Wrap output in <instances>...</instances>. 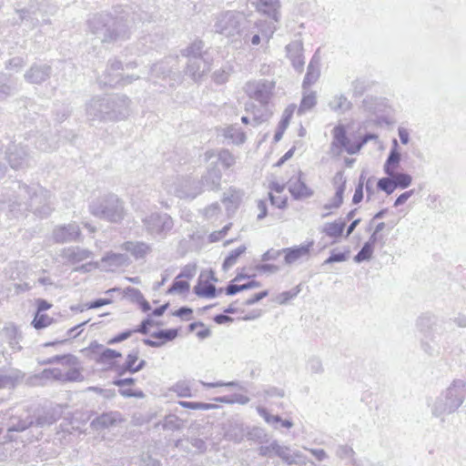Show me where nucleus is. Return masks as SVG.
Returning a JSON list of instances; mask_svg holds the SVG:
<instances>
[{
  "mask_svg": "<svg viewBox=\"0 0 466 466\" xmlns=\"http://www.w3.org/2000/svg\"><path fill=\"white\" fill-rule=\"evenodd\" d=\"M466 398V381L453 380L451 385L442 391L431 404V414L445 421V416L454 413L464 402Z\"/></svg>",
  "mask_w": 466,
  "mask_h": 466,
  "instance_id": "4",
  "label": "nucleus"
},
{
  "mask_svg": "<svg viewBox=\"0 0 466 466\" xmlns=\"http://www.w3.org/2000/svg\"><path fill=\"white\" fill-rule=\"evenodd\" d=\"M377 187L387 195L392 194L396 189L392 177L389 176L380 178L377 182Z\"/></svg>",
  "mask_w": 466,
  "mask_h": 466,
  "instance_id": "51",
  "label": "nucleus"
},
{
  "mask_svg": "<svg viewBox=\"0 0 466 466\" xmlns=\"http://www.w3.org/2000/svg\"><path fill=\"white\" fill-rule=\"evenodd\" d=\"M76 362V358L71 354L67 355H56L53 358L49 359L46 363L47 364H54V363H62L66 365H74Z\"/></svg>",
  "mask_w": 466,
  "mask_h": 466,
  "instance_id": "63",
  "label": "nucleus"
},
{
  "mask_svg": "<svg viewBox=\"0 0 466 466\" xmlns=\"http://www.w3.org/2000/svg\"><path fill=\"white\" fill-rule=\"evenodd\" d=\"M266 21L258 20L257 22L251 23L248 20V25L246 27V32L248 34V41L246 43H251L253 46H258L260 44L261 37H266L268 40L273 34V30L268 34L265 29Z\"/></svg>",
  "mask_w": 466,
  "mask_h": 466,
  "instance_id": "19",
  "label": "nucleus"
},
{
  "mask_svg": "<svg viewBox=\"0 0 466 466\" xmlns=\"http://www.w3.org/2000/svg\"><path fill=\"white\" fill-rule=\"evenodd\" d=\"M93 256V252L79 247H71L65 250V257L71 263H79Z\"/></svg>",
  "mask_w": 466,
  "mask_h": 466,
  "instance_id": "35",
  "label": "nucleus"
},
{
  "mask_svg": "<svg viewBox=\"0 0 466 466\" xmlns=\"http://www.w3.org/2000/svg\"><path fill=\"white\" fill-rule=\"evenodd\" d=\"M258 412L261 417L264 418V420L268 423L271 424L275 429L279 428V423L282 421V419L279 415H271L269 414L265 408L258 407Z\"/></svg>",
  "mask_w": 466,
  "mask_h": 466,
  "instance_id": "57",
  "label": "nucleus"
},
{
  "mask_svg": "<svg viewBox=\"0 0 466 466\" xmlns=\"http://www.w3.org/2000/svg\"><path fill=\"white\" fill-rule=\"evenodd\" d=\"M274 89L275 82L268 79L248 81L244 87L247 96L258 101L262 106H268Z\"/></svg>",
  "mask_w": 466,
  "mask_h": 466,
  "instance_id": "10",
  "label": "nucleus"
},
{
  "mask_svg": "<svg viewBox=\"0 0 466 466\" xmlns=\"http://www.w3.org/2000/svg\"><path fill=\"white\" fill-rule=\"evenodd\" d=\"M245 438H247L249 441H254L259 443L266 442L267 440V434L265 431L258 427H253L252 429H246V435Z\"/></svg>",
  "mask_w": 466,
  "mask_h": 466,
  "instance_id": "49",
  "label": "nucleus"
},
{
  "mask_svg": "<svg viewBox=\"0 0 466 466\" xmlns=\"http://www.w3.org/2000/svg\"><path fill=\"white\" fill-rule=\"evenodd\" d=\"M437 319L434 315L426 313L421 315L417 320V327L424 335H432L431 330L436 325Z\"/></svg>",
  "mask_w": 466,
  "mask_h": 466,
  "instance_id": "41",
  "label": "nucleus"
},
{
  "mask_svg": "<svg viewBox=\"0 0 466 466\" xmlns=\"http://www.w3.org/2000/svg\"><path fill=\"white\" fill-rule=\"evenodd\" d=\"M245 110L248 113L252 114L253 117L251 125L253 127H257L261 123L266 122L271 116V113H269L268 110L261 112V110L253 102L250 101L245 104Z\"/></svg>",
  "mask_w": 466,
  "mask_h": 466,
  "instance_id": "36",
  "label": "nucleus"
},
{
  "mask_svg": "<svg viewBox=\"0 0 466 466\" xmlns=\"http://www.w3.org/2000/svg\"><path fill=\"white\" fill-rule=\"evenodd\" d=\"M52 67L47 64H33L24 75L25 80L30 84L41 85L50 78Z\"/></svg>",
  "mask_w": 466,
  "mask_h": 466,
  "instance_id": "15",
  "label": "nucleus"
},
{
  "mask_svg": "<svg viewBox=\"0 0 466 466\" xmlns=\"http://www.w3.org/2000/svg\"><path fill=\"white\" fill-rule=\"evenodd\" d=\"M34 418L30 415L25 417L13 415L8 420V431L21 432L33 426Z\"/></svg>",
  "mask_w": 466,
  "mask_h": 466,
  "instance_id": "32",
  "label": "nucleus"
},
{
  "mask_svg": "<svg viewBox=\"0 0 466 466\" xmlns=\"http://www.w3.org/2000/svg\"><path fill=\"white\" fill-rule=\"evenodd\" d=\"M179 404L183 408H187V409H190V410H208L216 409L218 407L216 404L197 402V401H179Z\"/></svg>",
  "mask_w": 466,
  "mask_h": 466,
  "instance_id": "55",
  "label": "nucleus"
},
{
  "mask_svg": "<svg viewBox=\"0 0 466 466\" xmlns=\"http://www.w3.org/2000/svg\"><path fill=\"white\" fill-rule=\"evenodd\" d=\"M350 251L349 248H347L344 252H336V250L333 249L330 251V256L326 260H324L322 265L346 261L350 257Z\"/></svg>",
  "mask_w": 466,
  "mask_h": 466,
  "instance_id": "54",
  "label": "nucleus"
},
{
  "mask_svg": "<svg viewBox=\"0 0 466 466\" xmlns=\"http://www.w3.org/2000/svg\"><path fill=\"white\" fill-rule=\"evenodd\" d=\"M339 180V184L336 187V192L334 197L323 206V209H338L343 203V196L346 189V179L343 177L342 172H338L334 177V183L337 184Z\"/></svg>",
  "mask_w": 466,
  "mask_h": 466,
  "instance_id": "26",
  "label": "nucleus"
},
{
  "mask_svg": "<svg viewBox=\"0 0 466 466\" xmlns=\"http://www.w3.org/2000/svg\"><path fill=\"white\" fill-rule=\"evenodd\" d=\"M162 427L167 431H177L180 429V420L175 414H169L165 417Z\"/></svg>",
  "mask_w": 466,
  "mask_h": 466,
  "instance_id": "56",
  "label": "nucleus"
},
{
  "mask_svg": "<svg viewBox=\"0 0 466 466\" xmlns=\"http://www.w3.org/2000/svg\"><path fill=\"white\" fill-rule=\"evenodd\" d=\"M355 451L350 446L339 445L336 450V455L340 459H350L352 466H362L361 462L357 461L353 456Z\"/></svg>",
  "mask_w": 466,
  "mask_h": 466,
  "instance_id": "46",
  "label": "nucleus"
},
{
  "mask_svg": "<svg viewBox=\"0 0 466 466\" xmlns=\"http://www.w3.org/2000/svg\"><path fill=\"white\" fill-rule=\"evenodd\" d=\"M317 103L316 99V93L311 91L309 94H306V92L303 95V97L301 99L298 113L299 115L304 114L305 112L310 110L312 107L315 106Z\"/></svg>",
  "mask_w": 466,
  "mask_h": 466,
  "instance_id": "47",
  "label": "nucleus"
},
{
  "mask_svg": "<svg viewBox=\"0 0 466 466\" xmlns=\"http://www.w3.org/2000/svg\"><path fill=\"white\" fill-rule=\"evenodd\" d=\"M242 197V190L231 187L223 194L222 202L227 210L236 209L240 204Z\"/></svg>",
  "mask_w": 466,
  "mask_h": 466,
  "instance_id": "34",
  "label": "nucleus"
},
{
  "mask_svg": "<svg viewBox=\"0 0 466 466\" xmlns=\"http://www.w3.org/2000/svg\"><path fill=\"white\" fill-rule=\"evenodd\" d=\"M90 213L111 223L124 219V202L115 194H109L93 200L89 205Z\"/></svg>",
  "mask_w": 466,
  "mask_h": 466,
  "instance_id": "7",
  "label": "nucleus"
},
{
  "mask_svg": "<svg viewBox=\"0 0 466 466\" xmlns=\"http://www.w3.org/2000/svg\"><path fill=\"white\" fill-rule=\"evenodd\" d=\"M138 360V350H132L127 356L125 363L117 368V374L123 376L126 372L136 373V362Z\"/></svg>",
  "mask_w": 466,
  "mask_h": 466,
  "instance_id": "42",
  "label": "nucleus"
},
{
  "mask_svg": "<svg viewBox=\"0 0 466 466\" xmlns=\"http://www.w3.org/2000/svg\"><path fill=\"white\" fill-rule=\"evenodd\" d=\"M218 160L225 168H229L236 163L235 157L228 149H222L219 151Z\"/></svg>",
  "mask_w": 466,
  "mask_h": 466,
  "instance_id": "59",
  "label": "nucleus"
},
{
  "mask_svg": "<svg viewBox=\"0 0 466 466\" xmlns=\"http://www.w3.org/2000/svg\"><path fill=\"white\" fill-rule=\"evenodd\" d=\"M122 354L119 351H116L112 349H105L100 356L99 362L103 364H111V361L115 359L121 358Z\"/></svg>",
  "mask_w": 466,
  "mask_h": 466,
  "instance_id": "60",
  "label": "nucleus"
},
{
  "mask_svg": "<svg viewBox=\"0 0 466 466\" xmlns=\"http://www.w3.org/2000/svg\"><path fill=\"white\" fill-rule=\"evenodd\" d=\"M130 104L126 95L93 96L85 106L86 120L90 123L124 120L130 114Z\"/></svg>",
  "mask_w": 466,
  "mask_h": 466,
  "instance_id": "3",
  "label": "nucleus"
},
{
  "mask_svg": "<svg viewBox=\"0 0 466 466\" xmlns=\"http://www.w3.org/2000/svg\"><path fill=\"white\" fill-rule=\"evenodd\" d=\"M279 443L278 441H273L269 445H262L258 449V454L262 457L271 458L276 455Z\"/></svg>",
  "mask_w": 466,
  "mask_h": 466,
  "instance_id": "62",
  "label": "nucleus"
},
{
  "mask_svg": "<svg viewBox=\"0 0 466 466\" xmlns=\"http://www.w3.org/2000/svg\"><path fill=\"white\" fill-rule=\"evenodd\" d=\"M202 274L199 277L198 284L194 287V293L201 298L213 299L222 292V289H217L216 286L208 281L202 282Z\"/></svg>",
  "mask_w": 466,
  "mask_h": 466,
  "instance_id": "31",
  "label": "nucleus"
},
{
  "mask_svg": "<svg viewBox=\"0 0 466 466\" xmlns=\"http://www.w3.org/2000/svg\"><path fill=\"white\" fill-rule=\"evenodd\" d=\"M213 30L216 34H219L228 38L239 36L244 42L248 41V34L246 27L248 25L247 16L238 11H224L214 16Z\"/></svg>",
  "mask_w": 466,
  "mask_h": 466,
  "instance_id": "5",
  "label": "nucleus"
},
{
  "mask_svg": "<svg viewBox=\"0 0 466 466\" xmlns=\"http://www.w3.org/2000/svg\"><path fill=\"white\" fill-rule=\"evenodd\" d=\"M313 245L314 241L311 240L300 246L282 248L285 264L291 265L300 258H309Z\"/></svg>",
  "mask_w": 466,
  "mask_h": 466,
  "instance_id": "21",
  "label": "nucleus"
},
{
  "mask_svg": "<svg viewBox=\"0 0 466 466\" xmlns=\"http://www.w3.org/2000/svg\"><path fill=\"white\" fill-rule=\"evenodd\" d=\"M53 319L45 313L36 312L32 321V325L35 329H41L52 323Z\"/></svg>",
  "mask_w": 466,
  "mask_h": 466,
  "instance_id": "52",
  "label": "nucleus"
},
{
  "mask_svg": "<svg viewBox=\"0 0 466 466\" xmlns=\"http://www.w3.org/2000/svg\"><path fill=\"white\" fill-rule=\"evenodd\" d=\"M301 173H299V177L297 178H291L289 179L288 185H289V191L290 192L291 196L295 199H302V198H308L313 196V190L310 189L300 178Z\"/></svg>",
  "mask_w": 466,
  "mask_h": 466,
  "instance_id": "29",
  "label": "nucleus"
},
{
  "mask_svg": "<svg viewBox=\"0 0 466 466\" xmlns=\"http://www.w3.org/2000/svg\"><path fill=\"white\" fill-rule=\"evenodd\" d=\"M374 251V248H372L370 244L364 243L360 250L355 255L354 261L357 263H360L365 260L370 259Z\"/></svg>",
  "mask_w": 466,
  "mask_h": 466,
  "instance_id": "53",
  "label": "nucleus"
},
{
  "mask_svg": "<svg viewBox=\"0 0 466 466\" xmlns=\"http://www.w3.org/2000/svg\"><path fill=\"white\" fill-rule=\"evenodd\" d=\"M401 154L399 151V144L397 139H393L392 147L390 150L388 157L383 165V171L387 176L393 175L400 166Z\"/></svg>",
  "mask_w": 466,
  "mask_h": 466,
  "instance_id": "28",
  "label": "nucleus"
},
{
  "mask_svg": "<svg viewBox=\"0 0 466 466\" xmlns=\"http://www.w3.org/2000/svg\"><path fill=\"white\" fill-rule=\"evenodd\" d=\"M121 248L130 253L135 259H144L151 251L152 246L144 241H126Z\"/></svg>",
  "mask_w": 466,
  "mask_h": 466,
  "instance_id": "27",
  "label": "nucleus"
},
{
  "mask_svg": "<svg viewBox=\"0 0 466 466\" xmlns=\"http://www.w3.org/2000/svg\"><path fill=\"white\" fill-rule=\"evenodd\" d=\"M422 350L429 356H437L440 353L438 343L433 335H424L420 342Z\"/></svg>",
  "mask_w": 466,
  "mask_h": 466,
  "instance_id": "43",
  "label": "nucleus"
},
{
  "mask_svg": "<svg viewBox=\"0 0 466 466\" xmlns=\"http://www.w3.org/2000/svg\"><path fill=\"white\" fill-rule=\"evenodd\" d=\"M376 136L373 134H367L363 137L361 142L351 143L347 137L346 129L343 126H337L333 128V141L332 147L344 148L348 154L354 155L358 153L360 148L370 139L375 138Z\"/></svg>",
  "mask_w": 466,
  "mask_h": 466,
  "instance_id": "11",
  "label": "nucleus"
},
{
  "mask_svg": "<svg viewBox=\"0 0 466 466\" xmlns=\"http://www.w3.org/2000/svg\"><path fill=\"white\" fill-rule=\"evenodd\" d=\"M204 43L201 40H196L185 49L181 50V55L187 59L194 57H202V56H210L207 51H203Z\"/></svg>",
  "mask_w": 466,
  "mask_h": 466,
  "instance_id": "38",
  "label": "nucleus"
},
{
  "mask_svg": "<svg viewBox=\"0 0 466 466\" xmlns=\"http://www.w3.org/2000/svg\"><path fill=\"white\" fill-rule=\"evenodd\" d=\"M222 173L217 164H211L206 173L201 177L198 181L202 190L204 188L208 190L218 191L220 189Z\"/></svg>",
  "mask_w": 466,
  "mask_h": 466,
  "instance_id": "18",
  "label": "nucleus"
},
{
  "mask_svg": "<svg viewBox=\"0 0 466 466\" xmlns=\"http://www.w3.org/2000/svg\"><path fill=\"white\" fill-rule=\"evenodd\" d=\"M4 334L8 341L9 346L14 350H21L22 347L19 345V342L22 336L15 326L10 325L5 327L4 329Z\"/></svg>",
  "mask_w": 466,
  "mask_h": 466,
  "instance_id": "39",
  "label": "nucleus"
},
{
  "mask_svg": "<svg viewBox=\"0 0 466 466\" xmlns=\"http://www.w3.org/2000/svg\"><path fill=\"white\" fill-rule=\"evenodd\" d=\"M350 102L348 100V98L343 96L339 95L334 97V99L329 103V106L334 111H347L350 108Z\"/></svg>",
  "mask_w": 466,
  "mask_h": 466,
  "instance_id": "50",
  "label": "nucleus"
},
{
  "mask_svg": "<svg viewBox=\"0 0 466 466\" xmlns=\"http://www.w3.org/2000/svg\"><path fill=\"white\" fill-rule=\"evenodd\" d=\"M321 58L319 55V50L312 56L309 64L307 67V73L302 82V88L307 91L312 85H314L320 76Z\"/></svg>",
  "mask_w": 466,
  "mask_h": 466,
  "instance_id": "20",
  "label": "nucleus"
},
{
  "mask_svg": "<svg viewBox=\"0 0 466 466\" xmlns=\"http://www.w3.org/2000/svg\"><path fill=\"white\" fill-rule=\"evenodd\" d=\"M303 51V42L300 39L294 40L286 46L287 56L298 73H302L304 70L305 60Z\"/></svg>",
  "mask_w": 466,
  "mask_h": 466,
  "instance_id": "16",
  "label": "nucleus"
},
{
  "mask_svg": "<svg viewBox=\"0 0 466 466\" xmlns=\"http://www.w3.org/2000/svg\"><path fill=\"white\" fill-rule=\"evenodd\" d=\"M246 246L242 245L230 251L223 261L222 269L227 271L232 268L237 263L238 258L246 252Z\"/></svg>",
  "mask_w": 466,
  "mask_h": 466,
  "instance_id": "44",
  "label": "nucleus"
},
{
  "mask_svg": "<svg viewBox=\"0 0 466 466\" xmlns=\"http://www.w3.org/2000/svg\"><path fill=\"white\" fill-rule=\"evenodd\" d=\"M190 285L186 280H179L178 279H175L172 285L168 288L167 293H185L189 290Z\"/></svg>",
  "mask_w": 466,
  "mask_h": 466,
  "instance_id": "58",
  "label": "nucleus"
},
{
  "mask_svg": "<svg viewBox=\"0 0 466 466\" xmlns=\"http://www.w3.org/2000/svg\"><path fill=\"white\" fill-rule=\"evenodd\" d=\"M300 292V286H297L290 290L283 291L277 297V301L279 304H286L290 299L296 298Z\"/></svg>",
  "mask_w": 466,
  "mask_h": 466,
  "instance_id": "61",
  "label": "nucleus"
},
{
  "mask_svg": "<svg viewBox=\"0 0 466 466\" xmlns=\"http://www.w3.org/2000/svg\"><path fill=\"white\" fill-rule=\"evenodd\" d=\"M53 209L50 191L38 184L28 186L20 181H13L0 198V210L5 211L9 218L25 216L29 211L40 218H46Z\"/></svg>",
  "mask_w": 466,
  "mask_h": 466,
  "instance_id": "1",
  "label": "nucleus"
},
{
  "mask_svg": "<svg viewBox=\"0 0 466 466\" xmlns=\"http://www.w3.org/2000/svg\"><path fill=\"white\" fill-rule=\"evenodd\" d=\"M260 285H261L260 282L256 281V280H251V281H248L242 285H236V284L230 283L227 286V288L225 289V291L228 296H233L240 291L248 290V289H254V288H259Z\"/></svg>",
  "mask_w": 466,
  "mask_h": 466,
  "instance_id": "45",
  "label": "nucleus"
},
{
  "mask_svg": "<svg viewBox=\"0 0 466 466\" xmlns=\"http://www.w3.org/2000/svg\"><path fill=\"white\" fill-rule=\"evenodd\" d=\"M390 177L394 181L396 188L405 189L409 187L412 182V177L408 173L394 172Z\"/></svg>",
  "mask_w": 466,
  "mask_h": 466,
  "instance_id": "48",
  "label": "nucleus"
},
{
  "mask_svg": "<svg viewBox=\"0 0 466 466\" xmlns=\"http://www.w3.org/2000/svg\"><path fill=\"white\" fill-rule=\"evenodd\" d=\"M201 192L202 187L199 186L198 181L190 178H184L177 185L175 194L180 198H194Z\"/></svg>",
  "mask_w": 466,
  "mask_h": 466,
  "instance_id": "24",
  "label": "nucleus"
},
{
  "mask_svg": "<svg viewBox=\"0 0 466 466\" xmlns=\"http://www.w3.org/2000/svg\"><path fill=\"white\" fill-rule=\"evenodd\" d=\"M123 70L124 65L119 59H109L104 73L98 77L99 84L103 86L119 87Z\"/></svg>",
  "mask_w": 466,
  "mask_h": 466,
  "instance_id": "14",
  "label": "nucleus"
},
{
  "mask_svg": "<svg viewBox=\"0 0 466 466\" xmlns=\"http://www.w3.org/2000/svg\"><path fill=\"white\" fill-rule=\"evenodd\" d=\"M81 237V230L76 223L59 226L53 231V238L56 243L77 241Z\"/></svg>",
  "mask_w": 466,
  "mask_h": 466,
  "instance_id": "17",
  "label": "nucleus"
},
{
  "mask_svg": "<svg viewBox=\"0 0 466 466\" xmlns=\"http://www.w3.org/2000/svg\"><path fill=\"white\" fill-rule=\"evenodd\" d=\"M101 263L106 271H113L117 268L128 266L130 259L127 254L111 251L101 258Z\"/></svg>",
  "mask_w": 466,
  "mask_h": 466,
  "instance_id": "25",
  "label": "nucleus"
},
{
  "mask_svg": "<svg viewBox=\"0 0 466 466\" xmlns=\"http://www.w3.org/2000/svg\"><path fill=\"white\" fill-rule=\"evenodd\" d=\"M59 416L53 410H45L42 413L38 414L34 420V425L44 428L50 426L58 420Z\"/></svg>",
  "mask_w": 466,
  "mask_h": 466,
  "instance_id": "40",
  "label": "nucleus"
},
{
  "mask_svg": "<svg viewBox=\"0 0 466 466\" xmlns=\"http://www.w3.org/2000/svg\"><path fill=\"white\" fill-rule=\"evenodd\" d=\"M19 14L22 23H25L29 28H35L40 24V19L44 24H50V15H54L57 8L47 0H35V3L30 4L27 7L15 9Z\"/></svg>",
  "mask_w": 466,
  "mask_h": 466,
  "instance_id": "8",
  "label": "nucleus"
},
{
  "mask_svg": "<svg viewBox=\"0 0 466 466\" xmlns=\"http://www.w3.org/2000/svg\"><path fill=\"white\" fill-rule=\"evenodd\" d=\"M212 57L202 56V57H192L187 60L184 74L194 82L200 81L211 69Z\"/></svg>",
  "mask_w": 466,
  "mask_h": 466,
  "instance_id": "13",
  "label": "nucleus"
},
{
  "mask_svg": "<svg viewBox=\"0 0 466 466\" xmlns=\"http://www.w3.org/2000/svg\"><path fill=\"white\" fill-rule=\"evenodd\" d=\"M225 438L236 443L241 442L246 435V429L242 422L228 420L225 428Z\"/></svg>",
  "mask_w": 466,
  "mask_h": 466,
  "instance_id": "30",
  "label": "nucleus"
},
{
  "mask_svg": "<svg viewBox=\"0 0 466 466\" xmlns=\"http://www.w3.org/2000/svg\"><path fill=\"white\" fill-rule=\"evenodd\" d=\"M123 421V418L118 411H108L96 417L90 423L95 431H103L114 427Z\"/></svg>",
  "mask_w": 466,
  "mask_h": 466,
  "instance_id": "22",
  "label": "nucleus"
},
{
  "mask_svg": "<svg viewBox=\"0 0 466 466\" xmlns=\"http://www.w3.org/2000/svg\"><path fill=\"white\" fill-rule=\"evenodd\" d=\"M280 3L279 0H259L258 10L274 22H279Z\"/></svg>",
  "mask_w": 466,
  "mask_h": 466,
  "instance_id": "33",
  "label": "nucleus"
},
{
  "mask_svg": "<svg viewBox=\"0 0 466 466\" xmlns=\"http://www.w3.org/2000/svg\"><path fill=\"white\" fill-rule=\"evenodd\" d=\"M60 379L66 381H82L84 376L78 369L73 368L62 374Z\"/></svg>",
  "mask_w": 466,
  "mask_h": 466,
  "instance_id": "64",
  "label": "nucleus"
},
{
  "mask_svg": "<svg viewBox=\"0 0 466 466\" xmlns=\"http://www.w3.org/2000/svg\"><path fill=\"white\" fill-rule=\"evenodd\" d=\"M145 231L153 238L164 239L174 228L173 218L164 212H153L142 218Z\"/></svg>",
  "mask_w": 466,
  "mask_h": 466,
  "instance_id": "9",
  "label": "nucleus"
},
{
  "mask_svg": "<svg viewBox=\"0 0 466 466\" xmlns=\"http://www.w3.org/2000/svg\"><path fill=\"white\" fill-rule=\"evenodd\" d=\"M147 80L154 86L159 85L166 88V85L174 87L182 82V76L177 68V57L169 56L153 64L148 71Z\"/></svg>",
  "mask_w": 466,
  "mask_h": 466,
  "instance_id": "6",
  "label": "nucleus"
},
{
  "mask_svg": "<svg viewBox=\"0 0 466 466\" xmlns=\"http://www.w3.org/2000/svg\"><path fill=\"white\" fill-rule=\"evenodd\" d=\"M346 221L345 220H336L334 222L325 223L321 229V232L326 236L333 238H339L345 229Z\"/></svg>",
  "mask_w": 466,
  "mask_h": 466,
  "instance_id": "37",
  "label": "nucleus"
},
{
  "mask_svg": "<svg viewBox=\"0 0 466 466\" xmlns=\"http://www.w3.org/2000/svg\"><path fill=\"white\" fill-rule=\"evenodd\" d=\"M5 154L13 169H24L32 166L33 158L27 150V145L13 143L7 147Z\"/></svg>",
  "mask_w": 466,
  "mask_h": 466,
  "instance_id": "12",
  "label": "nucleus"
},
{
  "mask_svg": "<svg viewBox=\"0 0 466 466\" xmlns=\"http://www.w3.org/2000/svg\"><path fill=\"white\" fill-rule=\"evenodd\" d=\"M151 15L140 8L129 17L127 15L114 16L101 13L94 15L87 21L88 33L103 44H115L130 38L133 25L138 22H150Z\"/></svg>",
  "mask_w": 466,
  "mask_h": 466,
  "instance_id": "2",
  "label": "nucleus"
},
{
  "mask_svg": "<svg viewBox=\"0 0 466 466\" xmlns=\"http://www.w3.org/2000/svg\"><path fill=\"white\" fill-rule=\"evenodd\" d=\"M177 335L178 331L177 329H159L150 334L151 338L156 339V340L144 339L143 342L148 347L159 348L162 347L165 343L175 339Z\"/></svg>",
  "mask_w": 466,
  "mask_h": 466,
  "instance_id": "23",
  "label": "nucleus"
}]
</instances>
